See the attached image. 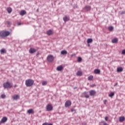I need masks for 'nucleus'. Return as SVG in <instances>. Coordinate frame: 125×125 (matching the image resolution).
<instances>
[{"label":"nucleus","instance_id":"obj_1","mask_svg":"<svg viewBox=\"0 0 125 125\" xmlns=\"http://www.w3.org/2000/svg\"><path fill=\"white\" fill-rule=\"evenodd\" d=\"M34 81L32 79H28L25 81V85L27 87L32 86L34 84Z\"/></svg>","mask_w":125,"mask_h":125},{"label":"nucleus","instance_id":"obj_2","mask_svg":"<svg viewBox=\"0 0 125 125\" xmlns=\"http://www.w3.org/2000/svg\"><path fill=\"white\" fill-rule=\"evenodd\" d=\"M10 35V32L8 31H6L3 32H0V36L1 38H3L4 37H7Z\"/></svg>","mask_w":125,"mask_h":125},{"label":"nucleus","instance_id":"obj_3","mask_svg":"<svg viewBox=\"0 0 125 125\" xmlns=\"http://www.w3.org/2000/svg\"><path fill=\"white\" fill-rule=\"evenodd\" d=\"M3 87H4L5 88H11V87H12V85L10 83L7 82L3 83Z\"/></svg>","mask_w":125,"mask_h":125},{"label":"nucleus","instance_id":"obj_4","mask_svg":"<svg viewBox=\"0 0 125 125\" xmlns=\"http://www.w3.org/2000/svg\"><path fill=\"white\" fill-rule=\"evenodd\" d=\"M46 59L48 62H53V61H54V57H53V55H49L47 57Z\"/></svg>","mask_w":125,"mask_h":125},{"label":"nucleus","instance_id":"obj_5","mask_svg":"<svg viewBox=\"0 0 125 125\" xmlns=\"http://www.w3.org/2000/svg\"><path fill=\"white\" fill-rule=\"evenodd\" d=\"M46 111H47L48 112H50V111H52L53 109V107L51 104H48L46 106Z\"/></svg>","mask_w":125,"mask_h":125},{"label":"nucleus","instance_id":"obj_6","mask_svg":"<svg viewBox=\"0 0 125 125\" xmlns=\"http://www.w3.org/2000/svg\"><path fill=\"white\" fill-rule=\"evenodd\" d=\"M72 105V103L70 101H66L65 103V107L68 108V107H70Z\"/></svg>","mask_w":125,"mask_h":125},{"label":"nucleus","instance_id":"obj_7","mask_svg":"<svg viewBox=\"0 0 125 125\" xmlns=\"http://www.w3.org/2000/svg\"><path fill=\"white\" fill-rule=\"evenodd\" d=\"M7 121V118L6 117H3L0 122V125H1V124H4V123H5V122H6Z\"/></svg>","mask_w":125,"mask_h":125},{"label":"nucleus","instance_id":"obj_8","mask_svg":"<svg viewBox=\"0 0 125 125\" xmlns=\"http://www.w3.org/2000/svg\"><path fill=\"white\" fill-rule=\"evenodd\" d=\"M27 113L29 114V115H31V114H33L35 113V111L33 109H29L27 110Z\"/></svg>","mask_w":125,"mask_h":125},{"label":"nucleus","instance_id":"obj_9","mask_svg":"<svg viewBox=\"0 0 125 125\" xmlns=\"http://www.w3.org/2000/svg\"><path fill=\"white\" fill-rule=\"evenodd\" d=\"M90 96H93V95H95L96 94V91L91 90L89 91Z\"/></svg>","mask_w":125,"mask_h":125},{"label":"nucleus","instance_id":"obj_10","mask_svg":"<svg viewBox=\"0 0 125 125\" xmlns=\"http://www.w3.org/2000/svg\"><path fill=\"white\" fill-rule=\"evenodd\" d=\"M36 51V49H34V48H31L29 50V53H31V54H33V53H35Z\"/></svg>","mask_w":125,"mask_h":125},{"label":"nucleus","instance_id":"obj_11","mask_svg":"<svg viewBox=\"0 0 125 125\" xmlns=\"http://www.w3.org/2000/svg\"><path fill=\"white\" fill-rule=\"evenodd\" d=\"M63 65H60L57 67L56 70L57 71H62V70H63Z\"/></svg>","mask_w":125,"mask_h":125},{"label":"nucleus","instance_id":"obj_12","mask_svg":"<svg viewBox=\"0 0 125 125\" xmlns=\"http://www.w3.org/2000/svg\"><path fill=\"white\" fill-rule=\"evenodd\" d=\"M87 93H88V92L87 91H85L83 93L85 98H89V95H87Z\"/></svg>","mask_w":125,"mask_h":125},{"label":"nucleus","instance_id":"obj_13","mask_svg":"<svg viewBox=\"0 0 125 125\" xmlns=\"http://www.w3.org/2000/svg\"><path fill=\"white\" fill-rule=\"evenodd\" d=\"M20 96H19V95H15L12 97V98L14 99V100H17L18 99H19Z\"/></svg>","mask_w":125,"mask_h":125},{"label":"nucleus","instance_id":"obj_14","mask_svg":"<svg viewBox=\"0 0 125 125\" xmlns=\"http://www.w3.org/2000/svg\"><path fill=\"white\" fill-rule=\"evenodd\" d=\"M46 34L48 35V36H51V35L53 34V32L52 30L50 29L47 31Z\"/></svg>","mask_w":125,"mask_h":125},{"label":"nucleus","instance_id":"obj_15","mask_svg":"<svg viewBox=\"0 0 125 125\" xmlns=\"http://www.w3.org/2000/svg\"><path fill=\"white\" fill-rule=\"evenodd\" d=\"M76 75L78 77H81V76H83V72L82 71H78Z\"/></svg>","mask_w":125,"mask_h":125},{"label":"nucleus","instance_id":"obj_16","mask_svg":"<svg viewBox=\"0 0 125 125\" xmlns=\"http://www.w3.org/2000/svg\"><path fill=\"white\" fill-rule=\"evenodd\" d=\"M118 39L117 38H114L112 40V43H117L118 42Z\"/></svg>","mask_w":125,"mask_h":125},{"label":"nucleus","instance_id":"obj_17","mask_svg":"<svg viewBox=\"0 0 125 125\" xmlns=\"http://www.w3.org/2000/svg\"><path fill=\"white\" fill-rule=\"evenodd\" d=\"M63 21H64V22H67V21H69V20H70V19L68 18V17L67 16H65L63 18Z\"/></svg>","mask_w":125,"mask_h":125},{"label":"nucleus","instance_id":"obj_18","mask_svg":"<svg viewBox=\"0 0 125 125\" xmlns=\"http://www.w3.org/2000/svg\"><path fill=\"white\" fill-rule=\"evenodd\" d=\"M125 117L122 116L119 118V121L120 122V123H123V122H125Z\"/></svg>","mask_w":125,"mask_h":125},{"label":"nucleus","instance_id":"obj_19","mask_svg":"<svg viewBox=\"0 0 125 125\" xmlns=\"http://www.w3.org/2000/svg\"><path fill=\"white\" fill-rule=\"evenodd\" d=\"M94 74H100V70L99 69H95L94 70Z\"/></svg>","mask_w":125,"mask_h":125},{"label":"nucleus","instance_id":"obj_20","mask_svg":"<svg viewBox=\"0 0 125 125\" xmlns=\"http://www.w3.org/2000/svg\"><path fill=\"white\" fill-rule=\"evenodd\" d=\"M123 67H118L117 69V72H118V73H120L121 72H123Z\"/></svg>","mask_w":125,"mask_h":125},{"label":"nucleus","instance_id":"obj_21","mask_svg":"<svg viewBox=\"0 0 125 125\" xmlns=\"http://www.w3.org/2000/svg\"><path fill=\"white\" fill-rule=\"evenodd\" d=\"M26 13H27L26 11L22 10L20 12V15H21V16H23V15H25V14H26Z\"/></svg>","mask_w":125,"mask_h":125},{"label":"nucleus","instance_id":"obj_22","mask_svg":"<svg viewBox=\"0 0 125 125\" xmlns=\"http://www.w3.org/2000/svg\"><path fill=\"white\" fill-rule=\"evenodd\" d=\"M61 54L62 55H66L67 54V51L65 50L61 51Z\"/></svg>","mask_w":125,"mask_h":125},{"label":"nucleus","instance_id":"obj_23","mask_svg":"<svg viewBox=\"0 0 125 125\" xmlns=\"http://www.w3.org/2000/svg\"><path fill=\"white\" fill-rule=\"evenodd\" d=\"M0 52L1 54H4V53H6V50L5 49H2L0 50Z\"/></svg>","mask_w":125,"mask_h":125},{"label":"nucleus","instance_id":"obj_24","mask_svg":"<svg viewBox=\"0 0 125 125\" xmlns=\"http://www.w3.org/2000/svg\"><path fill=\"white\" fill-rule=\"evenodd\" d=\"M93 42V40L91 38H88L87 40V43H91Z\"/></svg>","mask_w":125,"mask_h":125},{"label":"nucleus","instance_id":"obj_25","mask_svg":"<svg viewBox=\"0 0 125 125\" xmlns=\"http://www.w3.org/2000/svg\"><path fill=\"white\" fill-rule=\"evenodd\" d=\"M84 9L86 10V11H89L91 9L90 6H86L84 7Z\"/></svg>","mask_w":125,"mask_h":125},{"label":"nucleus","instance_id":"obj_26","mask_svg":"<svg viewBox=\"0 0 125 125\" xmlns=\"http://www.w3.org/2000/svg\"><path fill=\"white\" fill-rule=\"evenodd\" d=\"M108 30L110 31V32H112V31L114 30V27L112 26H110L108 27Z\"/></svg>","mask_w":125,"mask_h":125},{"label":"nucleus","instance_id":"obj_27","mask_svg":"<svg viewBox=\"0 0 125 125\" xmlns=\"http://www.w3.org/2000/svg\"><path fill=\"white\" fill-rule=\"evenodd\" d=\"M7 11L8 13H11V12L12 11V9L11 8V7L7 8Z\"/></svg>","mask_w":125,"mask_h":125},{"label":"nucleus","instance_id":"obj_28","mask_svg":"<svg viewBox=\"0 0 125 125\" xmlns=\"http://www.w3.org/2000/svg\"><path fill=\"white\" fill-rule=\"evenodd\" d=\"M83 60V59H82V57H79L77 59V62H82V61Z\"/></svg>","mask_w":125,"mask_h":125},{"label":"nucleus","instance_id":"obj_29","mask_svg":"<svg viewBox=\"0 0 125 125\" xmlns=\"http://www.w3.org/2000/svg\"><path fill=\"white\" fill-rule=\"evenodd\" d=\"M92 79H93V76L90 75L88 77V81H92Z\"/></svg>","mask_w":125,"mask_h":125},{"label":"nucleus","instance_id":"obj_30","mask_svg":"<svg viewBox=\"0 0 125 125\" xmlns=\"http://www.w3.org/2000/svg\"><path fill=\"white\" fill-rule=\"evenodd\" d=\"M114 95H115V93H114V92H111V93L109 94L108 96H109V97H113V96H114Z\"/></svg>","mask_w":125,"mask_h":125},{"label":"nucleus","instance_id":"obj_31","mask_svg":"<svg viewBox=\"0 0 125 125\" xmlns=\"http://www.w3.org/2000/svg\"><path fill=\"white\" fill-rule=\"evenodd\" d=\"M42 125H53L52 123H44Z\"/></svg>","mask_w":125,"mask_h":125},{"label":"nucleus","instance_id":"obj_32","mask_svg":"<svg viewBox=\"0 0 125 125\" xmlns=\"http://www.w3.org/2000/svg\"><path fill=\"white\" fill-rule=\"evenodd\" d=\"M47 84V82L46 81H44L42 83V85H46Z\"/></svg>","mask_w":125,"mask_h":125},{"label":"nucleus","instance_id":"obj_33","mask_svg":"<svg viewBox=\"0 0 125 125\" xmlns=\"http://www.w3.org/2000/svg\"><path fill=\"white\" fill-rule=\"evenodd\" d=\"M1 98H2V99H4V98H5V95L4 94L1 95Z\"/></svg>","mask_w":125,"mask_h":125},{"label":"nucleus","instance_id":"obj_34","mask_svg":"<svg viewBox=\"0 0 125 125\" xmlns=\"http://www.w3.org/2000/svg\"><path fill=\"white\" fill-rule=\"evenodd\" d=\"M122 54H125V49L122 51Z\"/></svg>","mask_w":125,"mask_h":125},{"label":"nucleus","instance_id":"obj_35","mask_svg":"<svg viewBox=\"0 0 125 125\" xmlns=\"http://www.w3.org/2000/svg\"><path fill=\"white\" fill-rule=\"evenodd\" d=\"M108 119H109V117L108 116H106L104 118L105 120L106 121H108Z\"/></svg>","mask_w":125,"mask_h":125},{"label":"nucleus","instance_id":"obj_36","mask_svg":"<svg viewBox=\"0 0 125 125\" xmlns=\"http://www.w3.org/2000/svg\"><path fill=\"white\" fill-rule=\"evenodd\" d=\"M96 85L95 84H93L92 85H90L91 87H94V86H96Z\"/></svg>","mask_w":125,"mask_h":125},{"label":"nucleus","instance_id":"obj_37","mask_svg":"<svg viewBox=\"0 0 125 125\" xmlns=\"http://www.w3.org/2000/svg\"><path fill=\"white\" fill-rule=\"evenodd\" d=\"M7 23L8 24V25H10V24H11V22H10V21H7Z\"/></svg>","mask_w":125,"mask_h":125},{"label":"nucleus","instance_id":"obj_38","mask_svg":"<svg viewBox=\"0 0 125 125\" xmlns=\"http://www.w3.org/2000/svg\"><path fill=\"white\" fill-rule=\"evenodd\" d=\"M125 11H122L120 13V14H121L122 15H123V14H125Z\"/></svg>","mask_w":125,"mask_h":125},{"label":"nucleus","instance_id":"obj_39","mask_svg":"<svg viewBox=\"0 0 125 125\" xmlns=\"http://www.w3.org/2000/svg\"><path fill=\"white\" fill-rule=\"evenodd\" d=\"M74 111H76V110H75V109H74V108H71V112H74Z\"/></svg>","mask_w":125,"mask_h":125},{"label":"nucleus","instance_id":"obj_40","mask_svg":"<svg viewBox=\"0 0 125 125\" xmlns=\"http://www.w3.org/2000/svg\"><path fill=\"white\" fill-rule=\"evenodd\" d=\"M71 57H74V56H76V54H73L71 55Z\"/></svg>","mask_w":125,"mask_h":125},{"label":"nucleus","instance_id":"obj_41","mask_svg":"<svg viewBox=\"0 0 125 125\" xmlns=\"http://www.w3.org/2000/svg\"><path fill=\"white\" fill-rule=\"evenodd\" d=\"M104 104H106V103H107V100H104Z\"/></svg>","mask_w":125,"mask_h":125},{"label":"nucleus","instance_id":"obj_42","mask_svg":"<svg viewBox=\"0 0 125 125\" xmlns=\"http://www.w3.org/2000/svg\"><path fill=\"white\" fill-rule=\"evenodd\" d=\"M118 85V83H116L114 85V86H117Z\"/></svg>","mask_w":125,"mask_h":125},{"label":"nucleus","instance_id":"obj_43","mask_svg":"<svg viewBox=\"0 0 125 125\" xmlns=\"http://www.w3.org/2000/svg\"><path fill=\"white\" fill-rule=\"evenodd\" d=\"M18 25H19V26H20V25H21V22H18Z\"/></svg>","mask_w":125,"mask_h":125},{"label":"nucleus","instance_id":"obj_44","mask_svg":"<svg viewBox=\"0 0 125 125\" xmlns=\"http://www.w3.org/2000/svg\"><path fill=\"white\" fill-rule=\"evenodd\" d=\"M74 7L75 8H77V7H78V6L77 5V4L75 5V6H74Z\"/></svg>","mask_w":125,"mask_h":125},{"label":"nucleus","instance_id":"obj_45","mask_svg":"<svg viewBox=\"0 0 125 125\" xmlns=\"http://www.w3.org/2000/svg\"><path fill=\"white\" fill-rule=\"evenodd\" d=\"M104 125H109L107 124L106 123H104Z\"/></svg>","mask_w":125,"mask_h":125},{"label":"nucleus","instance_id":"obj_46","mask_svg":"<svg viewBox=\"0 0 125 125\" xmlns=\"http://www.w3.org/2000/svg\"><path fill=\"white\" fill-rule=\"evenodd\" d=\"M40 54V53L38 52L36 54V56H38V55Z\"/></svg>","mask_w":125,"mask_h":125},{"label":"nucleus","instance_id":"obj_47","mask_svg":"<svg viewBox=\"0 0 125 125\" xmlns=\"http://www.w3.org/2000/svg\"><path fill=\"white\" fill-rule=\"evenodd\" d=\"M36 11H37V12H39V9H37Z\"/></svg>","mask_w":125,"mask_h":125},{"label":"nucleus","instance_id":"obj_48","mask_svg":"<svg viewBox=\"0 0 125 125\" xmlns=\"http://www.w3.org/2000/svg\"><path fill=\"white\" fill-rule=\"evenodd\" d=\"M87 45L88 46H90V44H89V43H88Z\"/></svg>","mask_w":125,"mask_h":125},{"label":"nucleus","instance_id":"obj_49","mask_svg":"<svg viewBox=\"0 0 125 125\" xmlns=\"http://www.w3.org/2000/svg\"><path fill=\"white\" fill-rule=\"evenodd\" d=\"M17 86V85H16V84H15V85H14V87H16Z\"/></svg>","mask_w":125,"mask_h":125},{"label":"nucleus","instance_id":"obj_50","mask_svg":"<svg viewBox=\"0 0 125 125\" xmlns=\"http://www.w3.org/2000/svg\"><path fill=\"white\" fill-rule=\"evenodd\" d=\"M77 88V87H74V89H76Z\"/></svg>","mask_w":125,"mask_h":125},{"label":"nucleus","instance_id":"obj_51","mask_svg":"<svg viewBox=\"0 0 125 125\" xmlns=\"http://www.w3.org/2000/svg\"><path fill=\"white\" fill-rule=\"evenodd\" d=\"M59 4H60V3H59Z\"/></svg>","mask_w":125,"mask_h":125}]
</instances>
